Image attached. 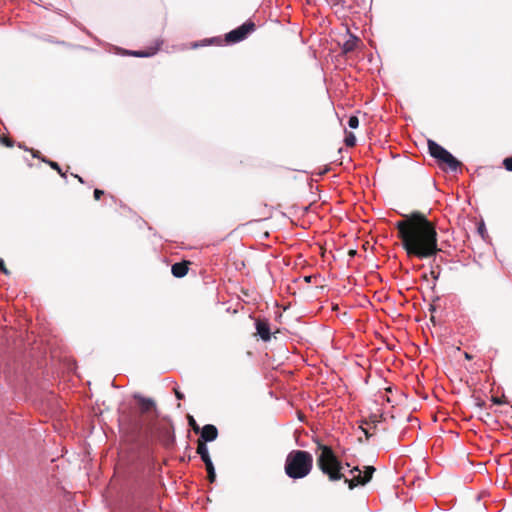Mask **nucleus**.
I'll use <instances>...</instances> for the list:
<instances>
[{"instance_id":"nucleus-1","label":"nucleus","mask_w":512,"mask_h":512,"mask_svg":"<svg viewBox=\"0 0 512 512\" xmlns=\"http://www.w3.org/2000/svg\"><path fill=\"white\" fill-rule=\"evenodd\" d=\"M396 227L409 256L424 259L439 251L435 227L423 214L413 213L408 219L398 221Z\"/></svg>"},{"instance_id":"nucleus-2","label":"nucleus","mask_w":512,"mask_h":512,"mask_svg":"<svg viewBox=\"0 0 512 512\" xmlns=\"http://www.w3.org/2000/svg\"><path fill=\"white\" fill-rule=\"evenodd\" d=\"M313 457L303 450H292L286 457L285 473L292 479H302L312 470Z\"/></svg>"},{"instance_id":"nucleus-3","label":"nucleus","mask_w":512,"mask_h":512,"mask_svg":"<svg viewBox=\"0 0 512 512\" xmlns=\"http://www.w3.org/2000/svg\"><path fill=\"white\" fill-rule=\"evenodd\" d=\"M321 451L317 457V465L323 474L327 475L330 481L341 480L344 475L341 473L342 464L336 457L333 450L326 445L319 444Z\"/></svg>"},{"instance_id":"nucleus-4","label":"nucleus","mask_w":512,"mask_h":512,"mask_svg":"<svg viewBox=\"0 0 512 512\" xmlns=\"http://www.w3.org/2000/svg\"><path fill=\"white\" fill-rule=\"evenodd\" d=\"M428 149L430 155L440 164H445L451 171L458 169L460 162L444 147L433 140H428Z\"/></svg>"},{"instance_id":"nucleus-5","label":"nucleus","mask_w":512,"mask_h":512,"mask_svg":"<svg viewBox=\"0 0 512 512\" xmlns=\"http://www.w3.org/2000/svg\"><path fill=\"white\" fill-rule=\"evenodd\" d=\"M375 471L373 466H365V470L361 471L358 467H353L350 470L351 478H345V483L348 484L350 489H353L359 485H365L368 483Z\"/></svg>"},{"instance_id":"nucleus-6","label":"nucleus","mask_w":512,"mask_h":512,"mask_svg":"<svg viewBox=\"0 0 512 512\" xmlns=\"http://www.w3.org/2000/svg\"><path fill=\"white\" fill-rule=\"evenodd\" d=\"M255 25L253 22H245L238 28L226 34V41L230 43H237L244 40L249 33L254 31Z\"/></svg>"},{"instance_id":"nucleus-7","label":"nucleus","mask_w":512,"mask_h":512,"mask_svg":"<svg viewBox=\"0 0 512 512\" xmlns=\"http://www.w3.org/2000/svg\"><path fill=\"white\" fill-rule=\"evenodd\" d=\"M134 398L138 401L140 412L142 414L149 413L150 411H156V404L153 399L144 397L140 394H135Z\"/></svg>"},{"instance_id":"nucleus-8","label":"nucleus","mask_w":512,"mask_h":512,"mask_svg":"<svg viewBox=\"0 0 512 512\" xmlns=\"http://www.w3.org/2000/svg\"><path fill=\"white\" fill-rule=\"evenodd\" d=\"M218 436V430L214 425L207 424L202 428L201 431V440L202 442H211L214 441Z\"/></svg>"},{"instance_id":"nucleus-9","label":"nucleus","mask_w":512,"mask_h":512,"mask_svg":"<svg viewBox=\"0 0 512 512\" xmlns=\"http://www.w3.org/2000/svg\"><path fill=\"white\" fill-rule=\"evenodd\" d=\"M256 330L257 334L261 337L262 340H270V328L267 322L258 320L256 322Z\"/></svg>"},{"instance_id":"nucleus-10","label":"nucleus","mask_w":512,"mask_h":512,"mask_svg":"<svg viewBox=\"0 0 512 512\" xmlns=\"http://www.w3.org/2000/svg\"><path fill=\"white\" fill-rule=\"evenodd\" d=\"M171 272L177 278L184 277L188 272L187 264L185 262L175 263L172 265Z\"/></svg>"},{"instance_id":"nucleus-11","label":"nucleus","mask_w":512,"mask_h":512,"mask_svg":"<svg viewBox=\"0 0 512 512\" xmlns=\"http://www.w3.org/2000/svg\"><path fill=\"white\" fill-rule=\"evenodd\" d=\"M197 453L200 455L202 461L205 464L212 462L210 455H209L208 447L204 442L198 441Z\"/></svg>"},{"instance_id":"nucleus-12","label":"nucleus","mask_w":512,"mask_h":512,"mask_svg":"<svg viewBox=\"0 0 512 512\" xmlns=\"http://www.w3.org/2000/svg\"><path fill=\"white\" fill-rule=\"evenodd\" d=\"M359 39L356 36L350 35V37L343 44V51L345 53L351 52L356 48Z\"/></svg>"},{"instance_id":"nucleus-13","label":"nucleus","mask_w":512,"mask_h":512,"mask_svg":"<svg viewBox=\"0 0 512 512\" xmlns=\"http://www.w3.org/2000/svg\"><path fill=\"white\" fill-rule=\"evenodd\" d=\"M161 44L162 43H158L156 47L151 48L149 51H131L129 54L135 57H150L156 54Z\"/></svg>"},{"instance_id":"nucleus-14","label":"nucleus","mask_w":512,"mask_h":512,"mask_svg":"<svg viewBox=\"0 0 512 512\" xmlns=\"http://www.w3.org/2000/svg\"><path fill=\"white\" fill-rule=\"evenodd\" d=\"M205 466H206V470L208 472V478H209L210 482H213L216 477L213 463L209 462V463L205 464Z\"/></svg>"},{"instance_id":"nucleus-15","label":"nucleus","mask_w":512,"mask_h":512,"mask_svg":"<svg viewBox=\"0 0 512 512\" xmlns=\"http://www.w3.org/2000/svg\"><path fill=\"white\" fill-rule=\"evenodd\" d=\"M348 126L351 129H356L359 126V119L357 116H350L348 120Z\"/></svg>"},{"instance_id":"nucleus-16","label":"nucleus","mask_w":512,"mask_h":512,"mask_svg":"<svg viewBox=\"0 0 512 512\" xmlns=\"http://www.w3.org/2000/svg\"><path fill=\"white\" fill-rule=\"evenodd\" d=\"M345 143L347 146L352 147L356 144V137L354 134L350 133L346 136Z\"/></svg>"},{"instance_id":"nucleus-17","label":"nucleus","mask_w":512,"mask_h":512,"mask_svg":"<svg viewBox=\"0 0 512 512\" xmlns=\"http://www.w3.org/2000/svg\"><path fill=\"white\" fill-rule=\"evenodd\" d=\"M0 142L3 145H5L6 147H12L13 146V142L9 138L4 137V136L3 137L0 136Z\"/></svg>"},{"instance_id":"nucleus-18","label":"nucleus","mask_w":512,"mask_h":512,"mask_svg":"<svg viewBox=\"0 0 512 512\" xmlns=\"http://www.w3.org/2000/svg\"><path fill=\"white\" fill-rule=\"evenodd\" d=\"M503 164L508 171H512V157L506 158Z\"/></svg>"},{"instance_id":"nucleus-19","label":"nucleus","mask_w":512,"mask_h":512,"mask_svg":"<svg viewBox=\"0 0 512 512\" xmlns=\"http://www.w3.org/2000/svg\"><path fill=\"white\" fill-rule=\"evenodd\" d=\"M48 163H49V165H50L53 169L57 170V171H58V172H59L63 177L65 176V175L61 172V169H60L59 165H58L56 162L49 161Z\"/></svg>"},{"instance_id":"nucleus-20","label":"nucleus","mask_w":512,"mask_h":512,"mask_svg":"<svg viewBox=\"0 0 512 512\" xmlns=\"http://www.w3.org/2000/svg\"><path fill=\"white\" fill-rule=\"evenodd\" d=\"M0 271H2L4 274L9 273L2 258H0Z\"/></svg>"},{"instance_id":"nucleus-21","label":"nucleus","mask_w":512,"mask_h":512,"mask_svg":"<svg viewBox=\"0 0 512 512\" xmlns=\"http://www.w3.org/2000/svg\"><path fill=\"white\" fill-rule=\"evenodd\" d=\"M103 193H104V192H103L102 190H100V189H95V190H94V197H95V199H96V200H99V199H100V197H101V195H103Z\"/></svg>"},{"instance_id":"nucleus-22","label":"nucleus","mask_w":512,"mask_h":512,"mask_svg":"<svg viewBox=\"0 0 512 512\" xmlns=\"http://www.w3.org/2000/svg\"><path fill=\"white\" fill-rule=\"evenodd\" d=\"M142 428H143V424L141 423V421H137L134 425V429L141 430Z\"/></svg>"},{"instance_id":"nucleus-23","label":"nucleus","mask_w":512,"mask_h":512,"mask_svg":"<svg viewBox=\"0 0 512 512\" xmlns=\"http://www.w3.org/2000/svg\"><path fill=\"white\" fill-rule=\"evenodd\" d=\"M175 394H176V397H177L178 399H182V398H183V395H182L180 392L175 391Z\"/></svg>"},{"instance_id":"nucleus-24","label":"nucleus","mask_w":512,"mask_h":512,"mask_svg":"<svg viewBox=\"0 0 512 512\" xmlns=\"http://www.w3.org/2000/svg\"><path fill=\"white\" fill-rule=\"evenodd\" d=\"M493 401H494V403H496V404H500V403H501V401H500L499 399H496V398H494V399H493Z\"/></svg>"},{"instance_id":"nucleus-25","label":"nucleus","mask_w":512,"mask_h":512,"mask_svg":"<svg viewBox=\"0 0 512 512\" xmlns=\"http://www.w3.org/2000/svg\"><path fill=\"white\" fill-rule=\"evenodd\" d=\"M190 423H191V424L195 423L194 418H191V419H190Z\"/></svg>"}]
</instances>
